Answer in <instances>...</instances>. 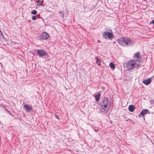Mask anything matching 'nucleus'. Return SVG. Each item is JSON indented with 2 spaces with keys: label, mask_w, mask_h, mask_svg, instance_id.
Wrapping results in <instances>:
<instances>
[{
  "label": "nucleus",
  "mask_w": 154,
  "mask_h": 154,
  "mask_svg": "<svg viewBox=\"0 0 154 154\" xmlns=\"http://www.w3.org/2000/svg\"><path fill=\"white\" fill-rule=\"evenodd\" d=\"M99 108L102 113L106 114L109 109L110 104L106 98L103 99L99 105Z\"/></svg>",
  "instance_id": "1"
},
{
  "label": "nucleus",
  "mask_w": 154,
  "mask_h": 154,
  "mask_svg": "<svg viewBox=\"0 0 154 154\" xmlns=\"http://www.w3.org/2000/svg\"><path fill=\"white\" fill-rule=\"evenodd\" d=\"M141 61L138 60H132L128 62L126 64V68L128 70L137 68L140 65Z\"/></svg>",
  "instance_id": "2"
},
{
  "label": "nucleus",
  "mask_w": 154,
  "mask_h": 154,
  "mask_svg": "<svg viewBox=\"0 0 154 154\" xmlns=\"http://www.w3.org/2000/svg\"><path fill=\"white\" fill-rule=\"evenodd\" d=\"M119 42L121 45L124 47L131 46L134 44V42L126 37L121 38L119 39Z\"/></svg>",
  "instance_id": "3"
},
{
  "label": "nucleus",
  "mask_w": 154,
  "mask_h": 154,
  "mask_svg": "<svg viewBox=\"0 0 154 154\" xmlns=\"http://www.w3.org/2000/svg\"><path fill=\"white\" fill-rule=\"evenodd\" d=\"M103 35L105 38H108L111 39L113 37V35L112 33L109 32H105L103 34Z\"/></svg>",
  "instance_id": "4"
},
{
  "label": "nucleus",
  "mask_w": 154,
  "mask_h": 154,
  "mask_svg": "<svg viewBox=\"0 0 154 154\" xmlns=\"http://www.w3.org/2000/svg\"><path fill=\"white\" fill-rule=\"evenodd\" d=\"M50 36L46 32H44L41 34L40 38L42 39H47Z\"/></svg>",
  "instance_id": "5"
},
{
  "label": "nucleus",
  "mask_w": 154,
  "mask_h": 154,
  "mask_svg": "<svg viewBox=\"0 0 154 154\" xmlns=\"http://www.w3.org/2000/svg\"><path fill=\"white\" fill-rule=\"evenodd\" d=\"M37 53L40 57L45 55L47 54L46 52L45 51L42 49L38 50Z\"/></svg>",
  "instance_id": "6"
},
{
  "label": "nucleus",
  "mask_w": 154,
  "mask_h": 154,
  "mask_svg": "<svg viewBox=\"0 0 154 154\" xmlns=\"http://www.w3.org/2000/svg\"><path fill=\"white\" fill-rule=\"evenodd\" d=\"M23 108L27 112H29V111L31 110L32 109V107L28 105H26L23 106Z\"/></svg>",
  "instance_id": "7"
},
{
  "label": "nucleus",
  "mask_w": 154,
  "mask_h": 154,
  "mask_svg": "<svg viewBox=\"0 0 154 154\" xmlns=\"http://www.w3.org/2000/svg\"><path fill=\"white\" fill-rule=\"evenodd\" d=\"M151 79L149 78L146 80H143L142 82L145 85H148L151 83Z\"/></svg>",
  "instance_id": "8"
},
{
  "label": "nucleus",
  "mask_w": 154,
  "mask_h": 154,
  "mask_svg": "<svg viewBox=\"0 0 154 154\" xmlns=\"http://www.w3.org/2000/svg\"><path fill=\"white\" fill-rule=\"evenodd\" d=\"M149 114V111L147 109H143L142 110L140 114V115L143 116L146 114Z\"/></svg>",
  "instance_id": "9"
},
{
  "label": "nucleus",
  "mask_w": 154,
  "mask_h": 154,
  "mask_svg": "<svg viewBox=\"0 0 154 154\" xmlns=\"http://www.w3.org/2000/svg\"><path fill=\"white\" fill-rule=\"evenodd\" d=\"M140 52H138L137 53L135 54H134L133 57L135 58H136L137 59V60H139L138 59L140 58H141V57L140 55Z\"/></svg>",
  "instance_id": "10"
},
{
  "label": "nucleus",
  "mask_w": 154,
  "mask_h": 154,
  "mask_svg": "<svg viewBox=\"0 0 154 154\" xmlns=\"http://www.w3.org/2000/svg\"><path fill=\"white\" fill-rule=\"evenodd\" d=\"M128 109L130 112H133L135 109V107L134 105H131L129 106Z\"/></svg>",
  "instance_id": "11"
},
{
  "label": "nucleus",
  "mask_w": 154,
  "mask_h": 154,
  "mask_svg": "<svg viewBox=\"0 0 154 154\" xmlns=\"http://www.w3.org/2000/svg\"><path fill=\"white\" fill-rule=\"evenodd\" d=\"M95 59L96 60V63L99 66H100V63L101 62V60L100 59L98 58L97 57H96L95 58Z\"/></svg>",
  "instance_id": "12"
},
{
  "label": "nucleus",
  "mask_w": 154,
  "mask_h": 154,
  "mask_svg": "<svg viewBox=\"0 0 154 154\" xmlns=\"http://www.w3.org/2000/svg\"><path fill=\"white\" fill-rule=\"evenodd\" d=\"M100 94L98 93L97 95H96L95 96V98L96 101H97L99 100L100 99Z\"/></svg>",
  "instance_id": "13"
},
{
  "label": "nucleus",
  "mask_w": 154,
  "mask_h": 154,
  "mask_svg": "<svg viewBox=\"0 0 154 154\" xmlns=\"http://www.w3.org/2000/svg\"><path fill=\"white\" fill-rule=\"evenodd\" d=\"M109 66H110L111 68L112 69H115V66L114 64L112 63H109Z\"/></svg>",
  "instance_id": "14"
},
{
  "label": "nucleus",
  "mask_w": 154,
  "mask_h": 154,
  "mask_svg": "<svg viewBox=\"0 0 154 154\" xmlns=\"http://www.w3.org/2000/svg\"><path fill=\"white\" fill-rule=\"evenodd\" d=\"M37 13V11L36 10H32L31 12V13L32 14H36Z\"/></svg>",
  "instance_id": "15"
},
{
  "label": "nucleus",
  "mask_w": 154,
  "mask_h": 154,
  "mask_svg": "<svg viewBox=\"0 0 154 154\" xmlns=\"http://www.w3.org/2000/svg\"><path fill=\"white\" fill-rule=\"evenodd\" d=\"M59 13L62 15V17H63L64 16V14L63 12L62 11H60Z\"/></svg>",
  "instance_id": "16"
},
{
  "label": "nucleus",
  "mask_w": 154,
  "mask_h": 154,
  "mask_svg": "<svg viewBox=\"0 0 154 154\" xmlns=\"http://www.w3.org/2000/svg\"><path fill=\"white\" fill-rule=\"evenodd\" d=\"M32 19L33 20H35L36 19V17L35 16H33L32 17Z\"/></svg>",
  "instance_id": "17"
},
{
  "label": "nucleus",
  "mask_w": 154,
  "mask_h": 154,
  "mask_svg": "<svg viewBox=\"0 0 154 154\" xmlns=\"http://www.w3.org/2000/svg\"><path fill=\"white\" fill-rule=\"evenodd\" d=\"M38 4L37 5L38 6H40L42 5V4H43V2H40V3H38Z\"/></svg>",
  "instance_id": "18"
},
{
  "label": "nucleus",
  "mask_w": 154,
  "mask_h": 154,
  "mask_svg": "<svg viewBox=\"0 0 154 154\" xmlns=\"http://www.w3.org/2000/svg\"><path fill=\"white\" fill-rule=\"evenodd\" d=\"M43 0H38L37 1V3L43 2Z\"/></svg>",
  "instance_id": "19"
},
{
  "label": "nucleus",
  "mask_w": 154,
  "mask_h": 154,
  "mask_svg": "<svg viewBox=\"0 0 154 154\" xmlns=\"http://www.w3.org/2000/svg\"><path fill=\"white\" fill-rule=\"evenodd\" d=\"M150 103L152 104H153L154 103V100H151L150 101Z\"/></svg>",
  "instance_id": "20"
},
{
  "label": "nucleus",
  "mask_w": 154,
  "mask_h": 154,
  "mask_svg": "<svg viewBox=\"0 0 154 154\" xmlns=\"http://www.w3.org/2000/svg\"><path fill=\"white\" fill-rule=\"evenodd\" d=\"M55 117L56 118H57V119H59V116L57 115H55Z\"/></svg>",
  "instance_id": "21"
},
{
  "label": "nucleus",
  "mask_w": 154,
  "mask_h": 154,
  "mask_svg": "<svg viewBox=\"0 0 154 154\" xmlns=\"http://www.w3.org/2000/svg\"><path fill=\"white\" fill-rule=\"evenodd\" d=\"M152 23L154 25V20H153L152 21L150 22V23Z\"/></svg>",
  "instance_id": "22"
},
{
  "label": "nucleus",
  "mask_w": 154,
  "mask_h": 154,
  "mask_svg": "<svg viewBox=\"0 0 154 154\" xmlns=\"http://www.w3.org/2000/svg\"><path fill=\"white\" fill-rule=\"evenodd\" d=\"M7 110V111L8 112H9V111H8V110L7 109V110Z\"/></svg>",
  "instance_id": "23"
}]
</instances>
